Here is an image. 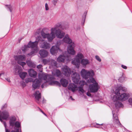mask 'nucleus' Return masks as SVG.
<instances>
[{"mask_svg": "<svg viewBox=\"0 0 132 132\" xmlns=\"http://www.w3.org/2000/svg\"><path fill=\"white\" fill-rule=\"evenodd\" d=\"M64 29V26L62 23L59 22L55 24L54 27L51 29L50 34L45 33L44 30L43 29L41 31V35L44 38H47L49 42H51L55 37V34L57 38H63L65 33L60 29Z\"/></svg>", "mask_w": 132, "mask_h": 132, "instance_id": "1", "label": "nucleus"}, {"mask_svg": "<svg viewBox=\"0 0 132 132\" xmlns=\"http://www.w3.org/2000/svg\"><path fill=\"white\" fill-rule=\"evenodd\" d=\"M81 76L84 78L87 79L89 78L87 81L89 83L91 82L93 84L89 85L88 90L90 92L95 93L97 92L100 87L98 83L93 77L94 75V72L93 70L90 71H87L84 69H82L81 72Z\"/></svg>", "mask_w": 132, "mask_h": 132, "instance_id": "2", "label": "nucleus"}, {"mask_svg": "<svg viewBox=\"0 0 132 132\" xmlns=\"http://www.w3.org/2000/svg\"><path fill=\"white\" fill-rule=\"evenodd\" d=\"M38 38L39 40L38 41H35L34 42H32L30 41L27 45H25L22 48V51L25 52L27 50L28 48H32V50L31 52L27 54L29 56L31 55H34L35 54V53H37L38 50L37 47V45L38 42L39 41H43L44 40L41 39V37H38Z\"/></svg>", "mask_w": 132, "mask_h": 132, "instance_id": "3", "label": "nucleus"}, {"mask_svg": "<svg viewBox=\"0 0 132 132\" xmlns=\"http://www.w3.org/2000/svg\"><path fill=\"white\" fill-rule=\"evenodd\" d=\"M62 40L66 43L69 44L68 46L67 49L68 53L72 55H75L76 52L74 50V48L75 44L74 43L72 42V40L69 38L68 35H66Z\"/></svg>", "mask_w": 132, "mask_h": 132, "instance_id": "4", "label": "nucleus"}, {"mask_svg": "<svg viewBox=\"0 0 132 132\" xmlns=\"http://www.w3.org/2000/svg\"><path fill=\"white\" fill-rule=\"evenodd\" d=\"M118 95H119L118 97L116 95L113 96V100L114 102L118 100L121 101H125L128 99L130 96V94L128 93H120V94Z\"/></svg>", "mask_w": 132, "mask_h": 132, "instance_id": "5", "label": "nucleus"}, {"mask_svg": "<svg viewBox=\"0 0 132 132\" xmlns=\"http://www.w3.org/2000/svg\"><path fill=\"white\" fill-rule=\"evenodd\" d=\"M84 56L81 53L79 52L76 56L74 59L72 61V63L76 66L77 68L79 67V65L80 63V60L83 58Z\"/></svg>", "mask_w": 132, "mask_h": 132, "instance_id": "6", "label": "nucleus"}, {"mask_svg": "<svg viewBox=\"0 0 132 132\" xmlns=\"http://www.w3.org/2000/svg\"><path fill=\"white\" fill-rule=\"evenodd\" d=\"M9 117V114L8 111L4 110L2 112L0 111V121L2 122L4 121H3L2 119L7 120Z\"/></svg>", "mask_w": 132, "mask_h": 132, "instance_id": "7", "label": "nucleus"}, {"mask_svg": "<svg viewBox=\"0 0 132 132\" xmlns=\"http://www.w3.org/2000/svg\"><path fill=\"white\" fill-rule=\"evenodd\" d=\"M41 79L46 80V83H49L48 81L55 79V78L51 75L42 74L41 75Z\"/></svg>", "mask_w": 132, "mask_h": 132, "instance_id": "8", "label": "nucleus"}, {"mask_svg": "<svg viewBox=\"0 0 132 132\" xmlns=\"http://www.w3.org/2000/svg\"><path fill=\"white\" fill-rule=\"evenodd\" d=\"M80 79L79 75L76 72L74 73L72 76V80L76 84H77L79 82Z\"/></svg>", "mask_w": 132, "mask_h": 132, "instance_id": "9", "label": "nucleus"}, {"mask_svg": "<svg viewBox=\"0 0 132 132\" xmlns=\"http://www.w3.org/2000/svg\"><path fill=\"white\" fill-rule=\"evenodd\" d=\"M62 70L63 73L66 76H70L71 72V71L70 68L66 65L64 66L62 68Z\"/></svg>", "mask_w": 132, "mask_h": 132, "instance_id": "10", "label": "nucleus"}, {"mask_svg": "<svg viewBox=\"0 0 132 132\" xmlns=\"http://www.w3.org/2000/svg\"><path fill=\"white\" fill-rule=\"evenodd\" d=\"M40 85V81L37 79H36L32 82V87L33 90H34L36 89L39 88Z\"/></svg>", "mask_w": 132, "mask_h": 132, "instance_id": "11", "label": "nucleus"}, {"mask_svg": "<svg viewBox=\"0 0 132 132\" xmlns=\"http://www.w3.org/2000/svg\"><path fill=\"white\" fill-rule=\"evenodd\" d=\"M112 112L113 118V122L114 123L117 124L118 126H122V125L120 122L117 114H115L112 110Z\"/></svg>", "mask_w": 132, "mask_h": 132, "instance_id": "12", "label": "nucleus"}, {"mask_svg": "<svg viewBox=\"0 0 132 132\" xmlns=\"http://www.w3.org/2000/svg\"><path fill=\"white\" fill-rule=\"evenodd\" d=\"M127 91V88L125 87H123L120 86L115 91V94L117 95H120V93H121L122 91L124 92H126Z\"/></svg>", "mask_w": 132, "mask_h": 132, "instance_id": "13", "label": "nucleus"}, {"mask_svg": "<svg viewBox=\"0 0 132 132\" xmlns=\"http://www.w3.org/2000/svg\"><path fill=\"white\" fill-rule=\"evenodd\" d=\"M59 50L58 46H53L50 50V52L52 54L55 55Z\"/></svg>", "mask_w": 132, "mask_h": 132, "instance_id": "14", "label": "nucleus"}, {"mask_svg": "<svg viewBox=\"0 0 132 132\" xmlns=\"http://www.w3.org/2000/svg\"><path fill=\"white\" fill-rule=\"evenodd\" d=\"M40 46V47L45 49H49L51 47L50 44L46 41L41 43Z\"/></svg>", "mask_w": 132, "mask_h": 132, "instance_id": "15", "label": "nucleus"}, {"mask_svg": "<svg viewBox=\"0 0 132 132\" xmlns=\"http://www.w3.org/2000/svg\"><path fill=\"white\" fill-rule=\"evenodd\" d=\"M39 53L42 57H46L48 56V52L43 49L40 50L39 51Z\"/></svg>", "mask_w": 132, "mask_h": 132, "instance_id": "16", "label": "nucleus"}, {"mask_svg": "<svg viewBox=\"0 0 132 132\" xmlns=\"http://www.w3.org/2000/svg\"><path fill=\"white\" fill-rule=\"evenodd\" d=\"M68 88L69 90L74 92L77 90V86L74 84L71 83L69 84Z\"/></svg>", "mask_w": 132, "mask_h": 132, "instance_id": "17", "label": "nucleus"}, {"mask_svg": "<svg viewBox=\"0 0 132 132\" xmlns=\"http://www.w3.org/2000/svg\"><path fill=\"white\" fill-rule=\"evenodd\" d=\"M29 75L31 77L35 78L37 75L36 72L32 69H30L28 70Z\"/></svg>", "mask_w": 132, "mask_h": 132, "instance_id": "18", "label": "nucleus"}, {"mask_svg": "<svg viewBox=\"0 0 132 132\" xmlns=\"http://www.w3.org/2000/svg\"><path fill=\"white\" fill-rule=\"evenodd\" d=\"M34 95L37 101V102L38 103H39V100L41 98V93L38 91H37L36 92Z\"/></svg>", "mask_w": 132, "mask_h": 132, "instance_id": "19", "label": "nucleus"}, {"mask_svg": "<svg viewBox=\"0 0 132 132\" xmlns=\"http://www.w3.org/2000/svg\"><path fill=\"white\" fill-rule=\"evenodd\" d=\"M52 75H51L53 76L54 77V76L59 77L61 75V73L60 70L58 69H56L55 70H54L52 72Z\"/></svg>", "mask_w": 132, "mask_h": 132, "instance_id": "20", "label": "nucleus"}, {"mask_svg": "<svg viewBox=\"0 0 132 132\" xmlns=\"http://www.w3.org/2000/svg\"><path fill=\"white\" fill-rule=\"evenodd\" d=\"M25 56L24 55H20L15 56L14 57L16 60L24 61L25 59Z\"/></svg>", "mask_w": 132, "mask_h": 132, "instance_id": "21", "label": "nucleus"}, {"mask_svg": "<svg viewBox=\"0 0 132 132\" xmlns=\"http://www.w3.org/2000/svg\"><path fill=\"white\" fill-rule=\"evenodd\" d=\"M60 82L63 86L66 87L68 83V81L65 79L62 78L60 80Z\"/></svg>", "mask_w": 132, "mask_h": 132, "instance_id": "22", "label": "nucleus"}, {"mask_svg": "<svg viewBox=\"0 0 132 132\" xmlns=\"http://www.w3.org/2000/svg\"><path fill=\"white\" fill-rule=\"evenodd\" d=\"M86 84V82L84 81H80V84L81 85V86L78 87L79 91L81 92L82 93L84 92V90L82 88V86Z\"/></svg>", "mask_w": 132, "mask_h": 132, "instance_id": "23", "label": "nucleus"}, {"mask_svg": "<svg viewBox=\"0 0 132 132\" xmlns=\"http://www.w3.org/2000/svg\"><path fill=\"white\" fill-rule=\"evenodd\" d=\"M16 119L14 117H12L10 119L9 123L10 126L13 127L14 125Z\"/></svg>", "mask_w": 132, "mask_h": 132, "instance_id": "24", "label": "nucleus"}, {"mask_svg": "<svg viewBox=\"0 0 132 132\" xmlns=\"http://www.w3.org/2000/svg\"><path fill=\"white\" fill-rule=\"evenodd\" d=\"M65 59L64 55H60L57 59V61L59 62H64Z\"/></svg>", "mask_w": 132, "mask_h": 132, "instance_id": "25", "label": "nucleus"}, {"mask_svg": "<svg viewBox=\"0 0 132 132\" xmlns=\"http://www.w3.org/2000/svg\"><path fill=\"white\" fill-rule=\"evenodd\" d=\"M116 101V102L115 103V106L116 108L118 109L121 107H122L123 106V104L121 102L119 101ZM115 101L114 102H115Z\"/></svg>", "mask_w": 132, "mask_h": 132, "instance_id": "26", "label": "nucleus"}, {"mask_svg": "<svg viewBox=\"0 0 132 132\" xmlns=\"http://www.w3.org/2000/svg\"><path fill=\"white\" fill-rule=\"evenodd\" d=\"M27 63L28 66L30 67L35 68L36 65L34 63L31 61H28L26 62Z\"/></svg>", "mask_w": 132, "mask_h": 132, "instance_id": "27", "label": "nucleus"}, {"mask_svg": "<svg viewBox=\"0 0 132 132\" xmlns=\"http://www.w3.org/2000/svg\"><path fill=\"white\" fill-rule=\"evenodd\" d=\"M89 63V61L87 59H83L81 61V63L83 66H85Z\"/></svg>", "mask_w": 132, "mask_h": 132, "instance_id": "28", "label": "nucleus"}, {"mask_svg": "<svg viewBox=\"0 0 132 132\" xmlns=\"http://www.w3.org/2000/svg\"><path fill=\"white\" fill-rule=\"evenodd\" d=\"M96 124L97 125H98V126H95V127L97 128H102L103 129H104L106 128V125L105 124L103 123L99 124L98 123H96Z\"/></svg>", "mask_w": 132, "mask_h": 132, "instance_id": "29", "label": "nucleus"}, {"mask_svg": "<svg viewBox=\"0 0 132 132\" xmlns=\"http://www.w3.org/2000/svg\"><path fill=\"white\" fill-rule=\"evenodd\" d=\"M18 72L19 73V75L20 77L22 79H23L25 77L27 74V73L25 72H23L20 73L19 71H18Z\"/></svg>", "mask_w": 132, "mask_h": 132, "instance_id": "30", "label": "nucleus"}, {"mask_svg": "<svg viewBox=\"0 0 132 132\" xmlns=\"http://www.w3.org/2000/svg\"><path fill=\"white\" fill-rule=\"evenodd\" d=\"M48 84L50 85H51L52 84H56L57 85L59 86H61V84L59 82L56 81H54L51 82H49Z\"/></svg>", "mask_w": 132, "mask_h": 132, "instance_id": "31", "label": "nucleus"}, {"mask_svg": "<svg viewBox=\"0 0 132 132\" xmlns=\"http://www.w3.org/2000/svg\"><path fill=\"white\" fill-rule=\"evenodd\" d=\"M87 14V12H85L83 14L82 16V25H84V23L85 21V19L86 16Z\"/></svg>", "mask_w": 132, "mask_h": 132, "instance_id": "32", "label": "nucleus"}, {"mask_svg": "<svg viewBox=\"0 0 132 132\" xmlns=\"http://www.w3.org/2000/svg\"><path fill=\"white\" fill-rule=\"evenodd\" d=\"M14 126L17 128H19L21 126V125L19 122L18 121H16L15 123Z\"/></svg>", "mask_w": 132, "mask_h": 132, "instance_id": "33", "label": "nucleus"}, {"mask_svg": "<svg viewBox=\"0 0 132 132\" xmlns=\"http://www.w3.org/2000/svg\"><path fill=\"white\" fill-rule=\"evenodd\" d=\"M18 63L23 67L26 64V63L24 62L21 61H18Z\"/></svg>", "mask_w": 132, "mask_h": 132, "instance_id": "34", "label": "nucleus"}, {"mask_svg": "<svg viewBox=\"0 0 132 132\" xmlns=\"http://www.w3.org/2000/svg\"><path fill=\"white\" fill-rule=\"evenodd\" d=\"M5 5L7 7V8L10 10V12H11L13 10L12 6L10 5Z\"/></svg>", "mask_w": 132, "mask_h": 132, "instance_id": "35", "label": "nucleus"}, {"mask_svg": "<svg viewBox=\"0 0 132 132\" xmlns=\"http://www.w3.org/2000/svg\"><path fill=\"white\" fill-rule=\"evenodd\" d=\"M42 65L39 64L37 66V68L39 69L40 71H42Z\"/></svg>", "mask_w": 132, "mask_h": 132, "instance_id": "36", "label": "nucleus"}, {"mask_svg": "<svg viewBox=\"0 0 132 132\" xmlns=\"http://www.w3.org/2000/svg\"><path fill=\"white\" fill-rule=\"evenodd\" d=\"M3 124L4 126L5 127V132H10V131L8 129H6V126L7 125L6 124V123L5 121L3 122Z\"/></svg>", "mask_w": 132, "mask_h": 132, "instance_id": "37", "label": "nucleus"}, {"mask_svg": "<svg viewBox=\"0 0 132 132\" xmlns=\"http://www.w3.org/2000/svg\"><path fill=\"white\" fill-rule=\"evenodd\" d=\"M32 81V79L31 78H28L26 79L25 81L27 83L29 82H31Z\"/></svg>", "mask_w": 132, "mask_h": 132, "instance_id": "38", "label": "nucleus"}, {"mask_svg": "<svg viewBox=\"0 0 132 132\" xmlns=\"http://www.w3.org/2000/svg\"><path fill=\"white\" fill-rule=\"evenodd\" d=\"M58 1V0H53L52 3L55 6L56 5Z\"/></svg>", "mask_w": 132, "mask_h": 132, "instance_id": "39", "label": "nucleus"}, {"mask_svg": "<svg viewBox=\"0 0 132 132\" xmlns=\"http://www.w3.org/2000/svg\"><path fill=\"white\" fill-rule=\"evenodd\" d=\"M95 57L96 59L99 62H100L101 61V59L97 55H96L95 56Z\"/></svg>", "mask_w": 132, "mask_h": 132, "instance_id": "40", "label": "nucleus"}, {"mask_svg": "<svg viewBox=\"0 0 132 132\" xmlns=\"http://www.w3.org/2000/svg\"><path fill=\"white\" fill-rule=\"evenodd\" d=\"M42 62L44 64H47L48 62V61L47 60L45 59H44L42 60Z\"/></svg>", "mask_w": 132, "mask_h": 132, "instance_id": "41", "label": "nucleus"}, {"mask_svg": "<svg viewBox=\"0 0 132 132\" xmlns=\"http://www.w3.org/2000/svg\"><path fill=\"white\" fill-rule=\"evenodd\" d=\"M124 79L123 77H122L119 78V80L120 82H122L123 81V80Z\"/></svg>", "mask_w": 132, "mask_h": 132, "instance_id": "42", "label": "nucleus"}, {"mask_svg": "<svg viewBox=\"0 0 132 132\" xmlns=\"http://www.w3.org/2000/svg\"><path fill=\"white\" fill-rule=\"evenodd\" d=\"M52 63L55 66H56L57 65V62L55 60H53L52 61Z\"/></svg>", "mask_w": 132, "mask_h": 132, "instance_id": "43", "label": "nucleus"}, {"mask_svg": "<svg viewBox=\"0 0 132 132\" xmlns=\"http://www.w3.org/2000/svg\"><path fill=\"white\" fill-rule=\"evenodd\" d=\"M45 9L46 10H48L49 8L48 7V5L47 3H46L45 4Z\"/></svg>", "mask_w": 132, "mask_h": 132, "instance_id": "44", "label": "nucleus"}, {"mask_svg": "<svg viewBox=\"0 0 132 132\" xmlns=\"http://www.w3.org/2000/svg\"><path fill=\"white\" fill-rule=\"evenodd\" d=\"M130 104H132V98H130L128 100Z\"/></svg>", "mask_w": 132, "mask_h": 132, "instance_id": "45", "label": "nucleus"}, {"mask_svg": "<svg viewBox=\"0 0 132 132\" xmlns=\"http://www.w3.org/2000/svg\"><path fill=\"white\" fill-rule=\"evenodd\" d=\"M11 132H19V128H18L16 129V131L14 130H12L11 131Z\"/></svg>", "mask_w": 132, "mask_h": 132, "instance_id": "46", "label": "nucleus"}, {"mask_svg": "<svg viewBox=\"0 0 132 132\" xmlns=\"http://www.w3.org/2000/svg\"><path fill=\"white\" fill-rule=\"evenodd\" d=\"M124 69H126L127 68V67L126 66L123 65H122L121 66Z\"/></svg>", "mask_w": 132, "mask_h": 132, "instance_id": "47", "label": "nucleus"}, {"mask_svg": "<svg viewBox=\"0 0 132 132\" xmlns=\"http://www.w3.org/2000/svg\"><path fill=\"white\" fill-rule=\"evenodd\" d=\"M7 105L6 104H5L3 106L2 108V109H3L4 108H6L7 107Z\"/></svg>", "mask_w": 132, "mask_h": 132, "instance_id": "48", "label": "nucleus"}, {"mask_svg": "<svg viewBox=\"0 0 132 132\" xmlns=\"http://www.w3.org/2000/svg\"><path fill=\"white\" fill-rule=\"evenodd\" d=\"M86 95L88 96L91 97V94L88 92L87 93Z\"/></svg>", "mask_w": 132, "mask_h": 132, "instance_id": "49", "label": "nucleus"}, {"mask_svg": "<svg viewBox=\"0 0 132 132\" xmlns=\"http://www.w3.org/2000/svg\"><path fill=\"white\" fill-rule=\"evenodd\" d=\"M38 108L39 109V110H40V111L44 114L45 116H47V115H46V114H45L40 108Z\"/></svg>", "mask_w": 132, "mask_h": 132, "instance_id": "50", "label": "nucleus"}, {"mask_svg": "<svg viewBox=\"0 0 132 132\" xmlns=\"http://www.w3.org/2000/svg\"><path fill=\"white\" fill-rule=\"evenodd\" d=\"M46 83L45 82L44 84H43L41 85V87L42 88H43L44 86H45V84Z\"/></svg>", "mask_w": 132, "mask_h": 132, "instance_id": "51", "label": "nucleus"}, {"mask_svg": "<svg viewBox=\"0 0 132 132\" xmlns=\"http://www.w3.org/2000/svg\"><path fill=\"white\" fill-rule=\"evenodd\" d=\"M6 80L9 82H10L11 81L10 80V79L9 78H6Z\"/></svg>", "mask_w": 132, "mask_h": 132, "instance_id": "52", "label": "nucleus"}, {"mask_svg": "<svg viewBox=\"0 0 132 132\" xmlns=\"http://www.w3.org/2000/svg\"><path fill=\"white\" fill-rule=\"evenodd\" d=\"M61 42H62V41H57V44H58V43H61Z\"/></svg>", "mask_w": 132, "mask_h": 132, "instance_id": "53", "label": "nucleus"}, {"mask_svg": "<svg viewBox=\"0 0 132 132\" xmlns=\"http://www.w3.org/2000/svg\"><path fill=\"white\" fill-rule=\"evenodd\" d=\"M70 98L72 100H73V99L72 98V97L71 96H70Z\"/></svg>", "mask_w": 132, "mask_h": 132, "instance_id": "54", "label": "nucleus"}, {"mask_svg": "<svg viewBox=\"0 0 132 132\" xmlns=\"http://www.w3.org/2000/svg\"><path fill=\"white\" fill-rule=\"evenodd\" d=\"M22 39V38L21 39H19V42H20V41H21V40Z\"/></svg>", "mask_w": 132, "mask_h": 132, "instance_id": "55", "label": "nucleus"}, {"mask_svg": "<svg viewBox=\"0 0 132 132\" xmlns=\"http://www.w3.org/2000/svg\"><path fill=\"white\" fill-rule=\"evenodd\" d=\"M4 74V73H0V77L1 76V75H3V74Z\"/></svg>", "mask_w": 132, "mask_h": 132, "instance_id": "56", "label": "nucleus"}, {"mask_svg": "<svg viewBox=\"0 0 132 132\" xmlns=\"http://www.w3.org/2000/svg\"><path fill=\"white\" fill-rule=\"evenodd\" d=\"M26 86L25 84V83H24V85H23V86L24 87V86Z\"/></svg>", "mask_w": 132, "mask_h": 132, "instance_id": "57", "label": "nucleus"}]
</instances>
